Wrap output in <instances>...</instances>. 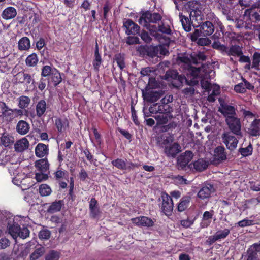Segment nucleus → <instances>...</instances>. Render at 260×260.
Segmentation results:
<instances>
[{
  "mask_svg": "<svg viewBox=\"0 0 260 260\" xmlns=\"http://www.w3.org/2000/svg\"><path fill=\"white\" fill-rule=\"evenodd\" d=\"M202 7L201 3L197 1H189L184 5V9L189 13V18L182 13H180L179 16L181 22L182 27L186 32H189L191 30V27H197L195 24H193V20L198 21V18L199 19H202L201 14H202Z\"/></svg>",
  "mask_w": 260,
  "mask_h": 260,
  "instance_id": "f257e3e1",
  "label": "nucleus"
},
{
  "mask_svg": "<svg viewBox=\"0 0 260 260\" xmlns=\"http://www.w3.org/2000/svg\"><path fill=\"white\" fill-rule=\"evenodd\" d=\"M170 98V96H169ZM169 98L166 99V96L162 99L160 103H156L149 108L150 112L151 113L166 114L168 115L172 111V107L169 105Z\"/></svg>",
  "mask_w": 260,
  "mask_h": 260,
  "instance_id": "f03ea898",
  "label": "nucleus"
},
{
  "mask_svg": "<svg viewBox=\"0 0 260 260\" xmlns=\"http://www.w3.org/2000/svg\"><path fill=\"white\" fill-rule=\"evenodd\" d=\"M162 17L158 13H152L149 11L143 13L139 19V23L147 26L150 23H156L161 20Z\"/></svg>",
  "mask_w": 260,
  "mask_h": 260,
  "instance_id": "7ed1b4c3",
  "label": "nucleus"
},
{
  "mask_svg": "<svg viewBox=\"0 0 260 260\" xmlns=\"http://www.w3.org/2000/svg\"><path fill=\"white\" fill-rule=\"evenodd\" d=\"M225 121L231 132L237 136H241V123L237 115L225 118Z\"/></svg>",
  "mask_w": 260,
  "mask_h": 260,
  "instance_id": "20e7f679",
  "label": "nucleus"
},
{
  "mask_svg": "<svg viewBox=\"0 0 260 260\" xmlns=\"http://www.w3.org/2000/svg\"><path fill=\"white\" fill-rule=\"evenodd\" d=\"M162 203L161 210L164 214L170 216L172 214L174 203L171 197L166 192H162L161 195Z\"/></svg>",
  "mask_w": 260,
  "mask_h": 260,
  "instance_id": "39448f33",
  "label": "nucleus"
},
{
  "mask_svg": "<svg viewBox=\"0 0 260 260\" xmlns=\"http://www.w3.org/2000/svg\"><path fill=\"white\" fill-rule=\"evenodd\" d=\"M222 142L225 145L226 148L230 151L236 149L238 143L237 138L232 135L231 132H224L221 135Z\"/></svg>",
  "mask_w": 260,
  "mask_h": 260,
  "instance_id": "423d86ee",
  "label": "nucleus"
},
{
  "mask_svg": "<svg viewBox=\"0 0 260 260\" xmlns=\"http://www.w3.org/2000/svg\"><path fill=\"white\" fill-rule=\"evenodd\" d=\"M193 154L191 151H186L179 155L177 159V167L179 170H184L191 161Z\"/></svg>",
  "mask_w": 260,
  "mask_h": 260,
  "instance_id": "0eeeda50",
  "label": "nucleus"
},
{
  "mask_svg": "<svg viewBox=\"0 0 260 260\" xmlns=\"http://www.w3.org/2000/svg\"><path fill=\"white\" fill-rule=\"evenodd\" d=\"M123 27L125 34L129 36L135 35L140 33V26L131 19H125L123 21Z\"/></svg>",
  "mask_w": 260,
  "mask_h": 260,
  "instance_id": "6e6552de",
  "label": "nucleus"
},
{
  "mask_svg": "<svg viewBox=\"0 0 260 260\" xmlns=\"http://www.w3.org/2000/svg\"><path fill=\"white\" fill-rule=\"evenodd\" d=\"M131 221L133 224L138 226L150 228L153 226L154 224V222L151 218L144 216L133 218L131 219Z\"/></svg>",
  "mask_w": 260,
  "mask_h": 260,
  "instance_id": "1a4fd4ad",
  "label": "nucleus"
},
{
  "mask_svg": "<svg viewBox=\"0 0 260 260\" xmlns=\"http://www.w3.org/2000/svg\"><path fill=\"white\" fill-rule=\"evenodd\" d=\"M218 111L225 118L237 115L236 108L224 102L220 103V108H219Z\"/></svg>",
  "mask_w": 260,
  "mask_h": 260,
  "instance_id": "9d476101",
  "label": "nucleus"
},
{
  "mask_svg": "<svg viewBox=\"0 0 260 260\" xmlns=\"http://www.w3.org/2000/svg\"><path fill=\"white\" fill-rule=\"evenodd\" d=\"M215 191V189L212 184H205L200 189L198 193V197L202 200L208 199L211 197V194Z\"/></svg>",
  "mask_w": 260,
  "mask_h": 260,
  "instance_id": "9b49d317",
  "label": "nucleus"
},
{
  "mask_svg": "<svg viewBox=\"0 0 260 260\" xmlns=\"http://www.w3.org/2000/svg\"><path fill=\"white\" fill-rule=\"evenodd\" d=\"M138 51L142 55L149 56L151 58L156 56L158 52L157 47L153 46H141L139 48Z\"/></svg>",
  "mask_w": 260,
  "mask_h": 260,
  "instance_id": "f8f14e48",
  "label": "nucleus"
},
{
  "mask_svg": "<svg viewBox=\"0 0 260 260\" xmlns=\"http://www.w3.org/2000/svg\"><path fill=\"white\" fill-rule=\"evenodd\" d=\"M198 25H196L197 27H200L202 35L204 36H210L214 31V26L213 23L209 21H206L204 22H198ZM195 27L194 28H196Z\"/></svg>",
  "mask_w": 260,
  "mask_h": 260,
  "instance_id": "ddd939ff",
  "label": "nucleus"
},
{
  "mask_svg": "<svg viewBox=\"0 0 260 260\" xmlns=\"http://www.w3.org/2000/svg\"><path fill=\"white\" fill-rule=\"evenodd\" d=\"M54 124L58 133L59 134H63L69 127V122L66 118H55Z\"/></svg>",
  "mask_w": 260,
  "mask_h": 260,
  "instance_id": "4468645a",
  "label": "nucleus"
},
{
  "mask_svg": "<svg viewBox=\"0 0 260 260\" xmlns=\"http://www.w3.org/2000/svg\"><path fill=\"white\" fill-rule=\"evenodd\" d=\"M103 62L102 56L99 53V46L97 42L95 43L94 57L92 61V65L95 72L98 73L100 68Z\"/></svg>",
  "mask_w": 260,
  "mask_h": 260,
  "instance_id": "2eb2a0df",
  "label": "nucleus"
},
{
  "mask_svg": "<svg viewBox=\"0 0 260 260\" xmlns=\"http://www.w3.org/2000/svg\"><path fill=\"white\" fill-rule=\"evenodd\" d=\"M61 73L58 69L53 72L50 77L47 79L48 86L56 87L62 82Z\"/></svg>",
  "mask_w": 260,
  "mask_h": 260,
  "instance_id": "dca6fc26",
  "label": "nucleus"
},
{
  "mask_svg": "<svg viewBox=\"0 0 260 260\" xmlns=\"http://www.w3.org/2000/svg\"><path fill=\"white\" fill-rule=\"evenodd\" d=\"M180 151L181 147L177 143H174L165 148V153L168 157L174 158Z\"/></svg>",
  "mask_w": 260,
  "mask_h": 260,
  "instance_id": "f3484780",
  "label": "nucleus"
},
{
  "mask_svg": "<svg viewBox=\"0 0 260 260\" xmlns=\"http://www.w3.org/2000/svg\"><path fill=\"white\" fill-rule=\"evenodd\" d=\"M162 95L161 91H150L146 93L143 91L144 99L148 102H155L158 100Z\"/></svg>",
  "mask_w": 260,
  "mask_h": 260,
  "instance_id": "a211bd4d",
  "label": "nucleus"
},
{
  "mask_svg": "<svg viewBox=\"0 0 260 260\" xmlns=\"http://www.w3.org/2000/svg\"><path fill=\"white\" fill-rule=\"evenodd\" d=\"M35 154L37 157L42 158L49 154L48 145L43 143H38L35 148Z\"/></svg>",
  "mask_w": 260,
  "mask_h": 260,
  "instance_id": "6ab92c4d",
  "label": "nucleus"
},
{
  "mask_svg": "<svg viewBox=\"0 0 260 260\" xmlns=\"http://www.w3.org/2000/svg\"><path fill=\"white\" fill-rule=\"evenodd\" d=\"M244 15L248 17L251 23H258L260 22V15L255 10V9H247L245 11Z\"/></svg>",
  "mask_w": 260,
  "mask_h": 260,
  "instance_id": "aec40b11",
  "label": "nucleus"
},
{
  "mask_svg": "<svg viewBox=\"0 0 260 260\" xmlns=\"http://www.w3.org/2000/svg\"><path fill=\"white\" fill-rule=\"evenodd\" d=\"M30 128V125L28 122L21 120L18 122L16 129L17 132L20 135H24L29 132Z\"/></svg>",
  "mask_w": 260,
  "mask_h": 260,
  "instance_id": "412c9836",
  "label": "nucleus"
},
{
  "mask_svg": "<svg viewBox=\"0 0 260 260\" xmlns=\"http://www.w3.org/2000/svg\"><path fill=\"white\" fill-rule=\"evenodd\" d=\"M29 146V141L26 138H23L17 141L14 144V148L16 151L22 152L27 149Z\"/></svg>",
  "mask_w": 260,
  "mask_h": 260,
  "instance_id": "4be33fe9",
  "label": "nucleus"
},
{
  "mask_svg": "<svg viewBox=\"0 0 260 260\" xmlns=\"http://www.w3.org/2000/svg\"><path fill=\"white\" fill-rule=\"evenodd\" d=\"M14 142V138L7 133H4L0 137V145L5 147L11 146Z\"/></svg>",
  "mask_w": 260,
  "mask_h": 260,
  "instance_id": "5701e85b",
  "label": "nucleus"
},
{
  "mask_svg": "<svg viewBox=\"0 0 260 260\" xmlns=\"http://www.w3.org/2000/svg\"><path fill=\"white\" fill-rule=\"evenodd\" d=\"M191 198L190 196L182 197L177 205V210L179 212L184 211L189 206Z\"/></svg>",
  "mask_w": 260,
  "mask_h": 260,
  "instance_id": "b1692460",
  "label": "nucleus"
},
{
  "mask_svg": "<svg viewBox=\"0 0 260 260\" xmlns=\"http://www.w3.org/2000/svg\"><path fill=\"white\" fill-rule=\"evenodd\" d=\"M64 205L63 200H55L51 203L50 205L47 209V212L49 213H54L61 210V208Z\"/></svg>",
  "mask_w": 260,
  "mask_h": 260,
  "instance_id": "393cba45",
  "label": "nucleus"
},
{
  "mask_svg": "<svg viewBox=\"0 0 260 260\" xmlns=\"http://www.w3.org/2000/svg\"><path fill=\"white\" fill-rule=\"evenodd\" d=\"M248 132L252 136L260 135V119H255L252 121L248 128Z\"/></svg>",
  "mask_w": 260,
  "mask_h": 260,
  "instance_id": "a878e982",
  "label": "nucleus"
},
{
  "mask_svg": "<svg viewBox=\"0 0 260 260\" xmlns=\"http://www.w3.org/2000/svg\"><path fill=\"white\" fill-rule=\"evenodd\" d=\"M35 166L40 172H46L49 167V164L46 158L36 160Z\"/></svg>",
  "mask_w": 260,
  "mask_h": 260,
  "instance_id": "bb28decb",
  "label": "nucleus"
},
{
  "mask_svg": "<svg viewBox=\"0 0 260 260\" xmlns=\"http://www.w3.org/2000/svg\"><path fill=\"white\" fill-rule=\"evenodd\" d=\"M31 47L30 41L27 37H22L18 42V49L20 51H28Z\"/></svg>",
  "mask_w": 260,
  "mask_h": 260,
  "instance_id": "cd10ccee",
  "label": "nucleus"
},
{
  "mask_svg": "<svg viewBox=\"0 0 260 260\" xmlns=\"http://www.w3.org/2000/svg\"><path fill=\"white\" fill-rule=\"evenodd\" d=\"M16 15V9L13 7H8L4 10L2 16L3 19L8 20L14 18Z\"/></svg>",
  "mask_w": 260,
  "mask_h": 260,
  "instance_id": "c85d7f7f",
  "label": "nucleus"
},
{
  "mask_svg": "<svg viewBox=\"0 0 260 260\" xmlns=\"http://www.w3.org/2000/svg\"><path fill=\"white\" fill-rule=\"evenodd\" d=\"M56 70L57 69L53 66L45 65L41 69V76L47 80Z\"/></svg>",
  "mask_w": 260,
  "mask_h": 260,
  "instance_id": "c756f323",
  "label": "nucleus"
},
{
  "mask_svg": "<svg viewBox=\"0 0 260 260\" xmlns=\"http://www.w3.org/2000/svg\"><path fill=\"white\" fill-rule=\"evenodd\" d=\"M127 159H122L117 158L111 161L112 165L115 167L116 168L121 170H126L127 168Z\"/></svg>",
  "mask_w": 260,
  "mask_h": 260,
  "instance_id": "7c9ffc66",
  "label": "nucleus"
},
{
  "mask_svg": "<svg viewBox=\"0 0 260 260\" xmlns=\"http://www.w3.org/2000/svg\"><path fill=\"white\" fill-rule=\"evenodd\" d=\"M47 108L46 102L44 100L38 102L36 105V114L38 117H42L45 113Z\"/></svg>",
  "mask_w": 260,
  "mask_h": 260,
  "instance_id": "2f4dec72",
  "label": "nucleus"
},
{
  "mask_svg": "<svg viewBox=\"0 0 260 260\" xmlns=\"http://www.w3.org/2000/svg\"><path fill=\"white\" fill-rule=\"evenodd\" d=\"M8 230L9 233L12 237L13 238H16L18 237L19 230H20V226L16 222H14L12 224L8 223Z\"/></svg>",
  "mask_w": 260,
  "mask_h": 260,
  "instance_id": "473e14b6",
  "label": "nucleus"
},
{
  "mask_svg": "<svg viewBox=\"0 0 260 260\" xmlns=\"http://www.w3.org/2000/svg\"><path fill=\"white\" fill-rule=\"evenodd\" d=\"M213 215V210L204 212L203 215V220H204V222L201 223L202 228H207L209 225L211 223V219L212 218Z\"/></svg>",
  "mask_w": 260,
  "mask_h": 260,
  "instance_id": "72a5a7b5",
  "label": "nucleus"
},
{
  "mask_svg": "<svg viewBox=\"0 0 260 260\" xmlns=\"http://www.w3.org/2000/svg\"><path fill=\"white\" fill-rule=\"evenodd\" d=\"M243 54L242 48L239 45H231L228 49V55L240 56Z\"/></svg>",
  "mask_w": 260,
  "mask_h": 260,
  "instance_id": "f704fd0d",
  "label": "nucleus"
},
{
  "mask_svg": "<svg viewBox=\"0 0 260 260\" xmlns=\"http://www.w3.org/2000/svg\"><path fill=\"white\" fill-rule=\"evenodd\" d=\"M208 166V162L203 158L198 159L193 162L194 168L199 172L205 170Z\"/></svg>",
  "mask_w": 260,
  "mask_h": 260,
  "instance_id": "c9c22d12",
  "label": "nucleus"
},
{
  "mask_svg": "<svg viewBox=\"0 0 260 260\" xmlns=\"http://www.w3.org/2000/svg\"><path fill=\"white\" fill-rule=\"evenodd\" d=\"M214 152L215 156L221 160H226L227 158L226 153L225 152V148L222 146H219L217 147L215 150Z\"/></svg>",
  "mask_w": 260,
  "mask_h": 260,
  "instance_id": "e433bc0d",
  "label": "nucleus"
},
{
  "mask_svg": "<svg viewBox=\"0 0 260 260\" xmlns=\"http://www.w3.org/2000/svg\"><path fill=\"white\" fill-rule=\"evenodd\" d=\"M38 58L36 53H33L29 55L26 58L25 63L26 66L29 67H34L37 64Z\"/></svg>",
  "mask_w": 260,
  "mask_h": 260,
  "instance_id": "4c0bfd02",
  "label": "nucleus"
},
{
  "mask_svg": "<svg viewBox=\"0 0 260 260\" xmlns=\"http://www.w3.org/2000/svg\"><path fill=\"white\" fill-rule=\"evenodd\" d=\"M192 63L194 64H198L201 62L205 61L207 59L206 55L202 52H199L198 53L191 55Z\"/></svg>",
  "mask_w": 260,
  "mask_h": 260,
  "instance_id": "58836bf2",
  "label": "nucleus"
},
{
  "mask_svg": "<svg viewBox=\"0 0 260 260\" xmlns=\"http://www.w3.org/2000/svg\"><path fill=\"white\" fill-rule=\"evenodd\" d=\"M144 26L148 29L150 32L151 35L156 38L160 39L163 38L162 35L158 33V27H157L155 25L148 24V25Z\"/></svg>",
  "mask_w": 260,
  "mask_h": 260,
  "instance_id": "ea45409f",
  "label": "nucleus"
},
{
  "mask_svg": "<svg viewBox=\"0 0 260 260\" xmlns=\"http://www.w3.org/2000/svg\"><path fill=\"white\" fill-rule=\"evenodd\" d=\"M177 61L179 63H183V66H181L183 68L186 69L191 65L192 61L189 57L186 56H178L177 57Z\"/></svg>",
  "mask_w": 260,
  "mask_h": 260,
  "instance_id": "a19ab883",
  "label": "nucleus"
},
{
  "mask_svg": "<svg viewBox=\"0 0 260 260\" xmlns=\"http://www.w3.org/2000/svg\"><path fill=\"white\" fill-rule=\"evenodd\" d=\"M114 59L121 70H123L125 67L124 56L123 54H122L121 53L116 54L115 55Z\"/></svg>",
  "mask_w": 260,
  "mask_h": 260,
  "instance_id": "79ce46f5",
  "label": "nucleus"
},
{
  "mask_svg": "<svg viewBox=\"0 0 260 260\" xmlns=\"http://www.w3.org/2000/svg\"><path fill=\"white\" fill-rule=\"evenodd\" d=\"M60 257V253L58 251L51 250L45 255V260H59Z\"/></svg>",
  "mask_w": 260,
  "mask_h": 260,
  "instance_id": "37998d69",
  "label": "nucleus"
},
{
  "mask_svg": "<svg viewBox=\"0 0 260 260\" xmlns=\"http://www.w3.org/2000/svg\"><path fill=\"white\" fill-rule=\"evenodd\" d=\"M39 193L41 196H48L50 195L52 192L50 186L46 184H41L39 188Z\"/></svg>",
  "mask_w": 260,
  "mask_h": 260,
  "instance_id": "c03bdc74",
  "label": "nucleus"
},
{
  "mask_svg": "<svg viewBox=\"0 0 260 260\" xmlns=\"http://www.w3.org/2000/svg\"><path fill=\"white\" fill-rule=\"evenodd\" d=\"M30 102V99L29 97L22 95L19 98L18 106L21 109H25L28 106Z\"/></svg>",
  "mask_w": 260,
  "mask_h": 260,
  "instance_id": "a18cd8bd",
  "label": "nucleus"
},
{
  "mask_svg": "<svg viewBox=\"0 0 260 260\" xmlns=\"http://www.w3.org/2000/svg\"><path fill=\"white\" fill-rule=\"evenodd\" d=\"M44 252V249L43 247H39L37 248L34 252H32L30 255V260H36L41 257Z\"/></svg>",
  "mask_w": 260,
  "mask_h": 260,
  "instance_id": "49530a36",
  "label": "nucleus"
},
{
  "mask_svg": "<svg viewBox=\"0 0 260 260\" xmlns=\"http://www.w3.org/2000/svg\"><path fill=\"white\" fill-rule=\"evenodd\" d=\"M253 151V148L252 145L250 144L247 147L245 148H240L239 149V153L243 156H247L252 154Z\"/></svg>",
  "mask_w": 260,
  "mask_h": 260,
  "instance_id": "de8ad7c7",
  "label": "nucleus"
},
{
  "mask_svg": "<svg viewBox=\"0 0 260 260\" xmlns=\"http://www.w3.org/2000/svg\"><path fill=\"white\" fill-rule=\"evenodd\" d=\"M155 119L158 125L166 124L168 121V115L166 114H159L155 116Z\"/></svg>",
  "mask_w": 260,
  "mask_h": 260,
  "instance_id": "09e8293b",
  "label": "nucleus"
},
{
  "mask_svg": "<svg viewBox=\"0 0 260 260\" xmlns=\"http://www.w3.org/2000/svg\"><path fill=\"white\" fill-rule=\"evenodd\" d=\"M112 6L108 1H107L103 6V20H105L106 22H108V13L110 11Z\"/></svg>",
  "mask_w": 260,
  "mask_h": 260,
  "instance_id": "8fccbe9b",
  "label": "nucleus"
},
{
  "mask_svg": "<svg viewBox=\"0 0 260 260\" xmlns=\"http://www.w3.org/2000/svg\"><path fill=\"white\" fill-rule=\"evenodd\" d=\"M186 70L188 71L189 73L193 77V78H197L201 71V69L200 68L194 67L192 65Z\"/></svg>",
  "mask_w": 260,
  "mask_h": 260,
  "instance_id": "3c124183",
  "label": "nucleus"
},
{
  "mask_svg": "<svg viewBox=\"0 0 260 260\" xmlns=\"http://www.w3.org/2000/svg\"><path fill=\"white\" fill-rule=\"evenodd\" d=\"M230 231L229 229H225L222 231H217L215 235L218 240L221 239L225 238L230 234Z\"/></svg>",
  "mask_w": 260,
  "mask_h": 260,
  "instance_id": "603ef678",
  "label": "nucleus"
},
{
  "mask_svg": "<svg viewBox=\"0 0 260 260\" xmlns=\"http://www.w3.org/2000/svg\"><path fill=\"white\" fill-rule=\"evenodd\" d=\"M260 62V53L254 52L252 57V68H257L259 67Z\"/></svg>",
  "mask_w": 260,
  "mask_h": 260,
  "instance_id": "864d4df0",
  "label": "nucleus"
},
{
  "mask_svg": "<svg viewBox=\"0 0 260 260\" xmlns=\"http://www.w3.org/2000/svg\"><path fill=\"white\" fill-rule=\"evenodd\" d=\"M51 232L48 229H43L39 233V237L41 239H48L50 237Z\"/></svg>",
  "mask_w": 260,
  "mask_h": 260,
  "instance_id": "5fc2aeb1",
  "label": "nucleus"
},
{
  "mask_svg": "<svg viewBox=\"0 0 260 260\" xmlns=\"http://www.w3.org/2000/svg\"><path fill=\"white\" fill-rule=\"evenodd\" d=\"M158 31L167 35H170L171 33V30L169 25H165L164 23H162L161 24H159L158 26Z\"/></svg>",
  "mask_w": 260,
  "mask_h": 260,
  "instance_id": "6e6d98bb",
  "label": "nucleus"
},
{
  "mask_svg": "<svg viewBox=\"0 0 260 260\" xmlns=\"http://www.w3.org/2000/svg\"><path fill=\"white\" fill-rule=\"evenodd\" d=\"M174 181L178 184L185 185L188 184L187 180L182 176L178 175L173 177Z\"/></svg>",
  "mask_w": 260,
  "mask_h": 260,
  "instance_id": "4d7b16f0",
  "label": "nucleus"
},
{
  "mask_svg": "<svg viewBox=\"0 0 260 260\" xmlns=\"http://www.w3.org/2000/svg\"><path fill=\"white\" fill-rule=\"evenodd\" d=\"M66 171L65 170H62L59 166L58 167L57 170L54 173V177L56 180H59L61 179H62L66 174Z\"/></svg>",
  "mask_w": 260,
  "mask_h": 260,
  "instance_id": "13d9d810",
  "label": "nucleus"
},
{
  "mask_svg": "<svg viewBox=\"0 0 260 260\" xmlns=\"http://www.w3.org/2000/svg\"><path fill=\"white\" fill-rule=\"evenodd\" d=\"M29 230L27 227L23 226L20 227V230H19L18 236L21 238L25 239L29 236Z\"/></svg>",
  "mask_w": 260,
  "mask_h": 260,
  "instance_id": "bf43d9fd",
  "label": "nucleus"
},
{
  "mask_svg": "<svg viewBox=\"0 0 260 260\" xmlns=\"http://www.w3.org/2000/svg\"><path fill=\"white\" fill-rule=\"evenodd\" d=\"M241 112H242V116L244 119H252L254 117V114L250 111L241 108Z\"/></svg>",
  "mask_w": 260,
  "mask_h": 260,
  "instance_id": "052dcab7",
  "label": "nucleus"
},
{
  "mask_svg": "<svg viewBox=\"0 0 260 260\" xmlns=\"http://www.w3.org/2000/svg\"><path fill=\"white\" fill-rule=\"evenodd\" d=\"M236 27L237 28L241 29L243 28H245L246 29L249 28V27L248 26L247 22L244 21L242 19H237L236 20Z\"/></svg>",
  "mask_w": 260,
  "mask_h": 260,
  "instance_id": "680f3d73",
  "label": "nucleus"
},
{
  "mask_svg": "<svg viewBox=\"0 0 260 260\" xmlns=\"http://www.w3.org/2000/svg\"><path fill=\"white\" fill-rule=\"evenodd\" d=\"M254 224V223L253 220H249V219H244L242 220L239 221L237 223V225L241 227V228L252 225Z\"/></svg>",
  "mask_w": 260,
  "mask_h": 260,
  "instance_id": "e2e57ef3",
  "label": "nucleus"
},
{
  "mask_svg": "<svg viewBox=\"0 0 260 260\" xmlns=\"http://www.w3.org/2000/svg\"><path fill=\"white\" fill-rule=\"evenodd\" d=\"M248 256L247 260H258V254L253 250H249L247 251Z\"/></svg>",
  "mask_w": 260,
  "mask_h": 260,
  "instance_id": "0e129e2a",
  "label": "nucleus"
},
{
  "mask_svg": "<svg viewBox=\"0 0 260 260\" xmlns=\"http://www.w3.org/2000/svg\"><path fill=\"white\" fill-rule=\"evenodd\" d=\"M211 40L207 38H200L197 40V43L200 46H207L211 44Z\"/></svg>",
  "mask_w": 260,
  "mask_h": 260,
  "instance_id": "69168bd1",
  "label": "nucleus"
},
{
  "mask_svg": "<svg viewBox=\"0 0 260 260\" xmlns=\"http://www.w3.org/2000/svg\"><path fill=\"white\" fill-rule=\"evenodd\" d=\"M158 86V83L156 81L155 78L150 77L149 79L148 83L146 86V88H149V89H154L157 87Z\"/></svg>",
  "mask_w": 260,
  "mask_h": 260,
  "instance_id": "338daca9",
  "label": "nucleus"
},
{
  "mask_svg": "<svg viewBox=\"0 0 260 260\" xmlns=\"http://www.w3.org/2000/svg\"><path fill=\"white\" fill-rule=\"evenodd\" d=\"M139 42V39L137 37L128 36L126 43L128 45L137 44Z\"/></svg>",
  "mask_w": 260,
  "mask_h": 260,
  "instance_id": "774afa93",
  "label": "nucleus"
}]
</instances>
